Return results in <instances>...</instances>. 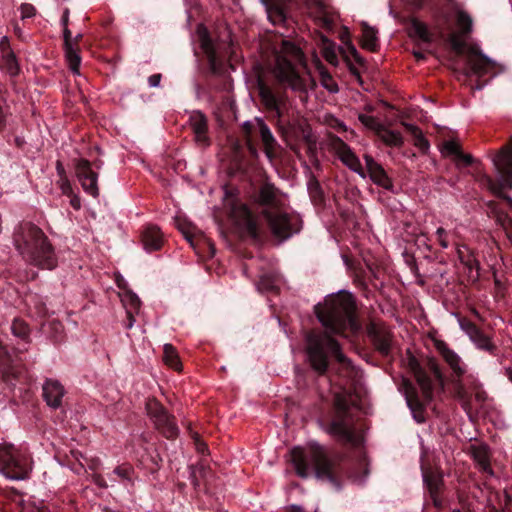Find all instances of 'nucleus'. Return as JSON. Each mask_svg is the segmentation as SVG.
<instances>
[{"label": "nucleus", "instance_id": "obj_2", "mask_svg": "<svg viewBox=\"0 0 512 512\" xmlns=\"http://www.w3.org/2000/svg\"><path fill=\"white\" fill-rule=\"evenodd\" d=\"M291 462L299 477L307 478L312 465L316 478L329 482L337 489L341 488L345 478L363 484L370 473L364 454H360L357 461L348 466L343 455H330L324 447L316 444L310 446L308 453L301 447H294L291 450Z\"/></svg>", "mask_w": 512, "mask_h": 512}, {"label": "nucleus", "instance_id": "obj_17", "mask_svg": "<svg viewBox=\"0 0 512 512\" xmlns=\"http://www.w3.org/2000/svg\"><path fill=\"white\" fill-rule=\"evenodd\" d=\"M435 347L439 354L442 356L443 360L452 370L453 376L456 378L455 383L457 385H461V378L467 371L466 364L455 351L448 347L444 341L437 340L435 342Z\"/></svg>", "mask_w": 512, "mask_h": 512}, {"label": "nucleus", "instance_id": "obj_53", "mask_svg": "<svg viewBox=\"0 0 512 512\" xmlns=\"http://www.w3.org/2000/svg\"><path fill=\"white\" fill-rule=\"evenodd\" d=\"M436 235L439 241V244L442 248H447L449 246V242L447 240V232L444 228L439 227L436 231Z\"/></svg>", "mask_w": 512, "mask_h": 512}, {"label": "nucleus", "instance_id": "obj_38", "mask_svg": "<svg viewBox=\"0 0 512 512\" xmlns=\"http://www.w3.org/2000/svg\"><path fill=\"white\" fill-rule=\"evenodd\" d=\"M163 360L166 365L173 368L176 371H179L182 367L179 356L177 354L176 349L172 344H165L163 349Z\"/></svg>", "mask_w": 512, "mask_h": 512}, {"label": "nucleus", "instance_id": "obj_57", "mask_svg": "<svg viewBox=\"0 0 512 512\" xmlns=\"http://www.w3.org/2000/svg\"><path fill=\"white\" fill-rule=\"evenodd\" d=\"M134 313L132 310H126V317L127 321L125 323V327L127 329H131L133 327V324L135 322Z\"/></svg>", "mask_w": 512, "mask_h": 512}, {"label": "nucleus", "instance_id": "obj_37", "mask_svg": "<svg viewBox=\"0 0 512 512\" xmlns=\"http://www.w3.org/2000/svg\"><path fill=\"white\" fill-rule=\"evenodd\" d=\"M378 134L382 142L387 146L399 148L404 143L403 136L400 132L384 128L383 126Z\"/></svg>", "mask_w": 512, "mask_h": 512}, {"label": "nucleus", "instance_id": "obj_52", "mask_svg": "<svg viewBox=\"0 0 512 512\" xmlns=\"http://www.w3.org/2000/svg\"><path fill=\"white\" fill-rule=\"evenodd\" d=\"M354 283L362 290L365 296L368 295V293L370 292L368 288V283L360 273L355 276Z\"/></svg>", "mask_w": 512, "mask_h": 512}, {"label": "nucleus", "instance_id": "obj_7", "mask_svg": "<svg viewBox=\"0 0 512 512\" xmlns=\"http://www.w3.org/2000/svg\"><path fill=\"white\" fill-rule=\"evenodd\" d=\"M492 162L498 173V179L494 180L487 174H481L478 181L496 197L512 204V198L504 193L505 189H512V137L506 145L493 154Z\"/></svg>", "mask_w": 512, "mask_h": 512}, {"label": "nucleus", "instance_id": "obj_48", "mask_svg": "<svg viewBox=\"0 0 512 512\" xmlns=\"http://www.w3.org/2000/svg\"><path fill=\"white\" fill-rule=\"evenodd\" d=\"M32 301H33L36 313L39 317L44 318V317L48 316L49 311H48L46 303L42 297L34 296Z\"/></svg>", "mask_w": 512, "mask_h": 512}, {"label": "nucleus", "instance_id": "obj_56", "mask_svg": "<svg viewBox=\"0 0 512 512\" xmlns=\"http://www.w3.org/2000/svg\"><path fill=\"white\" fill-rule=\"evenodd\" d=\"M161 78H162L161 74H159V73L153 74V75L149 76L148 83L151 87H157L160 84Z\"/></svg>", "mask_w": 512, "mask_h": 512}, {"label": "nucleus", "instance_id": "obj_8", "mask_svg": "<svg viewBox=\"0 0 512 512\" xmlns=\"http://www.w3.org/2000/svg\"><path fill=\"white\" fill-rule=\"evenodd\" d=\"M302 50L290 40H282L280 51L276 55V74L279 81L296 91H305V80L300 76L294 62H302Z\"/></svg>", "mask_w": 512, "mask_h": 512}, {"label": "nucleus", "instance_id": "obj_12", "mask_svg": "<svg viewBox=\"0 0 512 512\" xmlns=\"http://www.w3.org/2000/svg\"><path fill=\"white\" fill-rule=\"evenodd\" d=\"M272 236L279 242L290 239L302 229L299 215L287 212L283 207L278 210H268L263 218Z\"/></svg>", "mask_w": 512, "mask_h": 512}, {"label": "nucleus", "instance_id": "obj_46", "mask_svg": "<svg viewBox=\"0 0 512 512\" xmlns=\"http://www.w3.org/2000/svg\"><path fill=\"white\" fill-rule=\"evenodd\" d=\"M458 258L459 261L468 269L469 272H472L474 269H479V262L472 253L467 252V254H465L461 250H458Z\"/></svg>", "mask_w": 512, "mask_h": 512}, {"label": "nucleus", "instance_id": "obj_40", "mask_svg": "<svg viewBox=\"0 0 512 512\" xmlns=\"http://www.w3.org/2000/svg\"><path fill=\"white\" fill-rule=\"evenodd\" d=\"M456 24L462 36H468L473 30V20L470 15L465 11H459L456 16Z\"/></svg>", "mask_w": 512, "mask_h": 512}, {"label": "nucleus", "instance_id": "obj_42", "mask_svg": "<svg viewBox=\"0 0 512 512\" xmlns=\"http://www.w3.org/2000/svg\"><path fill=\"white\" fill-rule=\"evenodd\" d=\"M145 456H146V461L149 462L148 468H149L150 472L151 473L157 472L161 468L162 462H163V459H162L160 453L158 452V449L157 448L145 449Z\"/></svg>", "mask_w": 512, "mask_h": 512}, {"label": "nucleus", "instance_id": "obj_61", "mask_svg": "<svg viewBox=\"0 0 512 512\" xmlns=\"http://www.w3.org/2000/svg\"><path fill=\"white\" fill-rule=\"evenodd\" d=\"M0 47L4 55L9 51V41L7 37L2 38V40L0 41Z\"/></svg>", "mask_w": 512, "mask_h": 512}, {"label": "nucleus", "instance_id": "obj_13", "mask_svg": "<svg viewBox=\"0 0 512 512\" xmlns=\"http://www.w3.org/2000/svg\"><path fill=\"white\" fill-rule=\"evenodd\" d=\"M145 410L154 428L167 440H175L180 434L176 417L156 398H149Z\"/></svg>", "mask_w": 512, "mask_h": 512}, {"label": "nucleus", "instance_id": "obj_18", "mask_svg": "<svg viewBox=\"0 0 512 512\" xmlns=\"http://www.w3.org/2000/svg\"><path fill=\"white\" fill-rule=\"evenodd\" d=\"M364 160L366 164V176L368 175L371 181L379 187H382L385 190L390 192L394 191V184L392 179L389 177L383 166L374 160V158L369 155H364Z\"/></svg>", "mask_w": 512, "mask_h": 512}, {"label": "nucleus", "instance_id": "obj_41", "mask_svg": "<svg viewBox=\"0 0 512 512\" xmlns=\"http://www.w3.org/2000/svg\"><path fill=\"white\" fill-rule=\"evenodd\" d=\"M308 192L314 204L318 205L324 202V192L319 181L315 177H312L308 182Z\"/></svg>", "mask_w": 512, "mask_h": 512}, {"label": "nucleus", "instance_id": "obj_62", "mask_svg": "<svg viewBox=\"0 0 512 512\" xmlns=\"http://www.w3.org/2000/svg\"><path fill=\"white\" fill-rule=\"evenodd\" d=\"M94 482L101 488H106L107 487V483L105 481V479L100 476V475H97L94 479Z\"/></svg>", "mask_w": 512, "mask_h": 512}, {"label": "nucleus", "instance_id": "obj_15", "mask_svg": "<svg viewBox=\"0 0 512 512\" xmlns=\"http://www.w3.org/2000/svg\"><path fill=\"white\" fill-rule=\"evenodd\" d=\"M75 171L84 191L94 198L98 197V174L92 169L91 162L84 158L78 159L75 163Z\"/></svg>", "mask_w": 512, "mask_h": 512}, {"label": "nucleus", "instance_id": "obj_55", "mask_svg": "<svg viewBox=\"0 0 512 512\" xmlns=\"http://www.w3.org/2000/svg\"><path fill=\"white\" fill-rule=\"evenodd\" d=\"M189 469H190L189 479L194 487H198L199 480H198V476H197V469L193 465L189 466Z\"/></svg>", "mask_w": 512, "mask_h": 512}, {"label": "nucleus", "instance_id": "obj_11", "mask_svg": "<svg viewBox=\"0 0 512 512\" xmlns=\"http://www.w3.org/2000/svg\"><path fill=\"white\" fill-rule=\"evenodd\" d=\"M31 456L13 444H0V473L12 480L27 479L32 471Z\"/></svg>", "mask_w": 512, "mask_h": 512}, {"label": "nucleus", "instance_id": "obj_6", "mask_svg": "<svg viewBox=\"0 0 512 512\" xmlns=\"http://www.w3.org/2000/svg\"><path fill=\"white\" fill-rule=\"evenodd\" d=\"M329 434L344 443L355 442V413L351 401L336 394L330 411L323 419Z\"/></svg>", "mask_w": 512, "mask_h": 512}, {"label": "nucleus", "instance_id": "obj_39", "mask_svg": "<svg viewBox=\"0 0 512 512\" xmlns=\"http://www.w3.org/2000/svg\"><path fill=\"white\" fill-rule=\"evenodd\" d=\"M278 277L272 274H263L258 283V289L262 292L278 293Z\"/></svg>", "mask_w": 512, "mask_h": 512}, {"label": "nucleus", "instance_id": "obj_1", "mask_svg": "<svg viewBox=\"0 0 512 512\" xmlns=\"http://www.w3.org/2000/svg\"><path fill=\"white\" fill-rule=\"evenodd\" d=\"M314 310L324 331L310 330L305 334V354L309 366L318 376H326L331 369V360L335 359V373L346 380L354 379L357 369L333 337L343 336L348 329L358 328L353 296L347 292L331 295L323 304L315 305Z\"/></svg>", "mask_w": 512, "mask_h": 512}, {"label": "nucleus", "instance_id": "obj_64", "mask_svg": "<svg viewBox=\"0 0 512 512\" xmlns=\"http://www.w3.org/2000/svg\"><path fill=\"white\" fill-rule=\"evenodd\" d=\"M412 6L416 9H420L424 6L426 0H409Z\"/></svg>", "mask_w": 512, "mask_h": 512}, {"label": "nucleus", "instance_id": "obj_32", "mask_svg": "<svg viewBox=\"0 0 512 512\" xmlns=\"http://www.w3.org/2000/svg\"><path fill=\"white\" fill-rule=\"evenodd\" d=\"M423 482L429 491L433 504L436 507H440L442 505L441 500L439 499V491L442 485L441 476L435 474L433 471H424Z\"/></svg>", "mask_w": 512, "mask_h": 512}, {"label": "nucleus", "instance_id": "obj_49", "mask_svg": "<svg viewBox=\"0 0 512 512\" xmlns=\"http://www.w3.org/2000/svg\"><path fill=\"white\" fill-rule=\"evenodd\" d=\"M112 473L117 475L122 480L131 481V475L133 473V468L129 465H122V466L116 467Z\"/></svg>", "mask_w": 512, "mask_h": 512}, {"label": "nucleus", "instance_id": "obj_36", "mask_svg": "<svg viewBox=\"0 0 512 512\" xmlns=\"http://www.w3.org/2000/svg\"><path fill=\"white\" fill-rule=\"evenodd\" d=\"M403 125L406 131L413 137L414 145L421 151V153H428L430 143L428 139L423 135L421 129L418 126L409 123H404Z\"/></svg>", "mask_w": 512, "mask_h": 512}, {"label": "nucleus", "instance_id": "obj_26", "mask_svg": "<svg viewBox=\"0 0 512 512\" xmlns=\"http://www.w3.org/2000/svg\"><path fill=\"white\" fill-rule=\"evenodd\" d=\"M257 201L261 206V216L266 217L268 210H278L282 207L280 200L276 196V188L273 184H263L258 192Z\"/></svg>", "mask_w": 512, "mask_h": 512}, {"label": "nucleus", "instance_id": "obj_63", "mask_svg": "<svg viewBox=\"0 0 512 512\" xmlns=\"http://www.w3.org/2000/svg\"><path fill=\"white\" fill-rule=\"evenodd\" d=\"M68 22H69V10L65 9V11L63 12V15L61 17V23H62L63 27H67Z\"/></svg>", "mask_w": 512, "mask_h": 512}, {"label": "nucleus", "instance_id": "obj_24", "mask_svg": "<svg viewBox=\"0 0 512 512\" xmlns=\"http://www.w3.org/2000/svg\"><path fill=\"white\" fill-rule=\"evenodd\" d=\"M189 123L194 133V139L198 145L209 146L208 119L201 111H193L189 117Z\"/></svg>", "mask_w": 512, "mask_h": 512}, {"label": "nucleus", "instance_id": "obj_59", "mask_svg": "<svg viewBox=\"0 0 512 512\" xmlns=\"http://www.w3.org/2000/svg\"><path fill=\"white\" fill-rule=\"evenodd\" d=\"M7 111L0 104V132L4 130L6 126Z\"/></svg>", "mask_w": 512, "mask_h": 512}, {"label": "nucleus", "instance_id": "obj_58", "mask_svg": "<svg viewBox=\"0 0 512 512\" xmlns=\"http://www.w3.org/2000/svg\"><path fill=\"white\" fill-rule=\"evenodd\" d=\"M195 445L199 453L204 454L208 450V446L198 436L195 437Z\"/></svg>", "mask_w": 512, "mask_h": 512}, {"label": "nucleus", "instance_id": "obj_25", "mask_svg": "<svg viewBox=\"0 0 512 512\" xmlns=\"http://www.w3.org/2000/svg\"><path fill=\"white\" fill-rule=\"evenodd\" d=\"M202 47L207 56L210 73L214 76L226 77L227 64L218 57L214 45L208 36H205L202 40Z\"/></svg>", "mask_w": 512, "mask_h": 512}, {"label": "nucleus", "instance_id": "obj_19", "mask_svg": "<svg viewBox=\"0 0 512 512\" xmlns=\"http://www.w3.org/2000/svg\"><path fill=\"white\" fill-rule=\"evenodd\" d=\"M490 61L478 49L467 48V57L465 59L463 76L470 77L472 75L481 76L486 73L489 68Z\"/></svg>", "mask_w": 512, "mask_h": 512}, {"label": "nucleus", "instance_id": "obj_20", "mask_svg": "<svg viewBox=\"0 0 512 512\" xmlns=\"http://www.w3.org/2000/svg\"><path fill=\"white\" fill-rule=\"evenodd\" d=\"M461 327L478 349L486 351L491 355L496 354V345L475 323L470 320L463 321L461 322Z\"/></svg>", "mask_w": 512, "mask_h": 512}, {"label": "nucleus", "instance_id": "obj_23", "mask_svg": "<svg viewBox=\"0 0 512 512\" xmlns=\"http://www.w3.org/2000/svg\"><path fill=\"white\" fill-rule=\"evenodd\" d=\"M316 23L327 30L333 28V18L324 0H303Z\"/></svg>", "mask_w": 512, "mask_h": 512}, {"label": "nucleus", "instance_id": "obj_22", "mask_svg": "<svg viewBox=\"0 0 512 512\" xmlns=\"http://www.w3.org/2000/svg\"><path fill=\"white\" fill-rule=\"evenodd\" d=\"M43 398L52 409H59L63 405V397L66 393L63 385L55 379H45L42 385Z\"/></svg>", "mask_w": 512, "mask_h": 512}, {"label": "nucleus", "instance_id": "obj_27", "mask_svg": "<svg viewBox=\"0 0 512 512\" xmlns=\"http://www.w3.org/2000/svg\"><path fill=\"white\" fill-rule=\"evenodd\" d=\"M63 40L65 57L69 68L74 74H79L81 57L80 54L77 53L75 44L73 43L72 33L68 26L63 28Z\"/></svg>", "mask_w": 512, "mask_h": 512}, {"label": "nucleus", "instance_id": "obj_10", "mask_svg": "<svg viewBox=\"0 0 512 512\" xmlns=\"http://www.w3.org/2000/svg\"><path fill=\"white\" fill-rule=\"evenodd\" d=\"M224 207L228 214L239 222L254 242H262L266 233L259 222V217L234 193L225 189Z\"/></svg>", "mask_w": 512, "mask_h": 512}, {"label": "nucleus", "instance_id": "obj_5", "mask_svg": "<svg viewBox=\"0 0 512 512\" xmlns=\"http://www.w3.org/2000/svg\"><path fill=\"white\" fill-rule=\"evenodd\" d=\"M12 334L19 338V343L14 348V355L8 347L0 341V379L7 384H13L22 373L21 363L27 361L25 352L30 343L29 325L20 318H15L11 325Z\"/></svg>", "mask_w": 512, "mask_h": 512}, {"label": "nucleus", "instance_id": "obj_30", "mask_svg": "<svg viewBox=\"0 0 512 512\" xmlns=\"http://www.w3.org/2000/svg\"><path fill=\"white\" fill-rule=\"evenodd\" d=\"M143 247L146 251H158L163 245V235L155 225H147L141 234Z\"/></svg>", "mask_w": 512, "mask_h": 512}, {"label": "nucleus", "instance_id": "obj_51", "mask_svg": "<svg viewBox=\"0 0 512 512\" xmlns=\"http://www.w3.org/2000/svg\"><path fill=\"white\" fill-rule=\"evenodd\" d=\"M22 19L32 18L36 15V8L29 3H23L20 6Z\"/></svg>", "mask_w": 512, "mask_h": 512}, {"label": "nucleus", "instance_id": "obj_14", "mask_svg": "<svg viewBox=\"0 0 512 512\" xmlns=\"http://www.w3.org/2000/svg\"><path fill=\"white\" fill-rule=\"evenodd\" d=\"M259 96L262 104L278 123H281L288 113L289 103L288 97L284 92L275 91L267 85H261Z\"/></svg>", "mask_w": 512, "mask_h": 512}, {"label": "nucleus", "instance_id": "obj_29", "mask_svg": "<svg viewBox=\"0 0 512 512\" xmlns=\"http://www.w3.org/2000/svg\"><path fill=\"white\" fill-rule=\"evenodd\" d=\"M266 7L268 19L273 25H285L287 15L285 6L289 0H261Z\"/></svg>", "mask_w": 512, "mask_h": 512}, {"label": "nucleus", "instance_id": "obj_50", "mask_svg": "<svg viewBox=\"0 0 512 512\" xmlns=\"http://www.w3.org/2000/svg\"><path fill=\"white\" fill-rule=\"evenodd\" d=\"M125 301H127L130 305V308L128 310H132L135 313L139 311L141 301L135 293L131 291L128 292Z\"/></svg>", "mask_w": 512, "mask_h": 512}, {"label": "nucleus", "instance_id": "obj_16", "mask_svg": "<svg viewBox=\"0 0 512 512\" xmlns=\"http://www.w3.org/2000/svg\"><path fill=\"white\" fill-rule=\"evenodd\" d=\"M368 336L374 349L385 359H393V335L383 327L372 324Z\"/></svg>", "mask_w": 512, "mask_h": 512}, {"label": "nucleus", "instance_id": "obj_31", "mask_svg": "<svg viewBox=\"0 0 512 512\" xmlns=\"http://www.w3.org/2000/svg\"><path fill=\"white\" fill-rule=\"evenodd\" d=\"M444 152L453 157L458 166H470L474 163V158L470 154L462 151L460 144L454 140H448L443 144Z\"/></svg>", "mask_w": 512, "mask_h": 512}, {"label": "nucleus", "instance_id": "obj_45", "mask_svg": "<svg viewBox=\"0 0 512 512\" xmlns=\"http://www.w3.org/2000/svg\"><path fill=\"white\" fill-rule=\"evenodd\" d=\"M341 40L342 42L346 45V48L349 52V54L354 58V60L362 65L364 63V60L363 58L360 56L359 52L357 51L356 47L353 45V43L351 42L350 40V34L349 32L346 30L345 32L342 33L341 35Z\"/></svg>", "mask_w": 512, "mask_h": 512}, {"label": "nucleus", "instance_id": "obj_9", "mask_svg": "<svg viewBox=\"0 0 512 512\" xmlns=\"http://www.w3.org/2000/svg\"><path fill=\"white\" fill-rule=\"evenodd\" d=\"M241 134L252 157H258V148L254 137L259 136L269 162L274 164L282 159L284 149L277 142L270 128L262 119L256 118L254 122H245L241 127Z\"/></svg>", "mask_w": 512, "mask_h": 512}, {"label": "nucleus", "instance_id": "obj_47", "mask_svg": "<svg viewBox=\"0 0 512 512\" xmlns=\"http://www.w3.org/2000/svg\"><path fill=\"white\" fill-rule=\"evenodd\" d=\"M358 120L368 129L379 132L382 125L374 116L359 114Z\"/></svg>", "mask_w": 512, "mask_h": 512}, {"label": "nucleus", "instance_id": "obj_35", "mask_svg": "<svg viewBox=\"0 0 512 512\" xmlns=\"http://www.w3.org/2000/svg\"><path fill=\"white\" fill-rule=\"evenodd\" d=\"M361 46L364 49H367L371 52L377 51L379 47L377 30L373 27H370L368 24H362V41Z\"/></svg>", "mask_w": 512, "mask_h": 512}, {"label": "nucleus", "instance_id": "obj_44", "mask_svg": "<svg viewBox=\"0 0 512 512\" xmlns=\"http://www.w3.org/2000/svg\"><path fill=\"white\" fill-rule=\"evenodd\" d=\"M462 37L457 33H451L448 36L449 45L458 56H462L466 50V42Z\"/></svg>", "mask_w": 512, "mask_h": 512}, {"label": "nucleus", "instance_id": "obj_28", "mask_svg": "<svg viewBox=\"0 0 512 512\" xmlns=\"http://www.w3.org/2000/svg\"><path fill=\"white\" fill-rule=\"evenodd\" d=\"M469 452L481 472L488 476L494 475V471L490 463V449L486 444L471 445Z\"/></svg>", "mask_w": 512, "mask_h": 512}, {"label": "nucleus", "instance_id": "obj_21", "mask_svg": "<svg viewBox=\"0 0 512 512\" xmlns=\"http://www.w3.org/2000/svg\"><path fill=\"white\" fill-rule=\"evenodd\" d=\"M335 145L340 161L360 177L366 178V171L350 146L339 137L336 138Z\"/></svg>", "mask_w": 512, "mask_h": 512}, {"label": "nucleus", "instance_id": "obj_43", "mask_svg": "<svg viewBox=\"0 0 512 512\" xmlns=\"http://www.w3.org/2000/svg\"><path fill=\"white\" fill-rule=\"evenodd\" d=\"M3 68L11 75L16 76L19 74L20 67L17 62L16 56L12 51H8L3 56Z\"/></svg>", "mask_w": 512, "mask_h": 512}, {"label": "nucleus", "instance_id": "obj_60", "mask_svg": "<svg viewBox=\"0 0 512 512\" xmlns=\"http://www.w3.org/2000/svg\"><path fill=\"white\" fill-rule=\"evenodd\" d=\"M13 144L19 148V149H23L25 144H26V141L24 139V137L22 136H19V135H15L13 137Z\"/></svg>", "mask_w": 512, "mask_h": 512}, {"label": "nucleus", "instance_id": "obj_33", "mask_svg": "<svg viewBox=\"0 0 512 512\" xmlns=\"http://www.w3.org/2000/svg\"><path fill=\"white\" fill-rule=\"evenodd\" d=\"M42 333L55 345L64 339V326L57 319H51L41 324Z\"/></svg>", "mask_w": 512, "mask_h": 512}, {"label": "nucleus", "instance_id": "obj_3", "mask_svg": "<svg viewBox=\"0 0 512 512\" xmlns=\"http://www.w3.org/2000/svg\"><path fill=\"white\" fill-rule=\"evenodd\" d=\"M407 367L416 379L421 390V397L415 385L405 377L402 378L399 384V391L403 393L414 420L417 423H424L426 421L425 407L433 399L434 380L443 387L445 377L435 359L427 360V368L433 375V379L426 368H424L418 359L410 352H408Z\"/></svg>", "mask_w": 512, "mask_h": 512}, {"label": "nucleus", "instance_id": "obj_4", "mask_svg": "<svg viewBox=\"0 0 512 512\" xmlns=\"http://www.w3.org/2000/svg\"><path fill=\"white\" fill-rule=\"evenodd\" d=\"M12 239L16 251L27 264L42 270H54L58 266L55 246L33 222H19L14 227Z\"/></svg>", "mask_w": 512, "mask_h": 512}, {"label": "nucleus", "instance_id": "obj_34", "mask_svg": "<svg viewBox=\"0 0 512 512\" xmlns=\"http://www.w3.org/2000/svg\"><path fill=\"white\" fill-rule=\"evenodd\" d=\"M409 34L411 37H416L424 43L430 44L433 41V36L428 26L425 23L418 20L417 18L411 19L409 26Z\"/></svg>", "mask_w": 512, "mask_h": 512}, {"label": "nucleus", "instance_id": "obj_54", "mask_svg": "<svg viewBox=\"0 0 512 512\" xmlns=\"http://www.w3.org/2000/svg\"><path fill=\"white\" fill-rule=\"evenodd\" d=\"M344 58H345V62L347 64L348 70L351 73V75L356 77L358 80H361L360 72L357 69V67L351 62V60L349 59L348 56H344Z\"/></svg>", "mask_w": 512, "mask_h": 512}]
</instances>
